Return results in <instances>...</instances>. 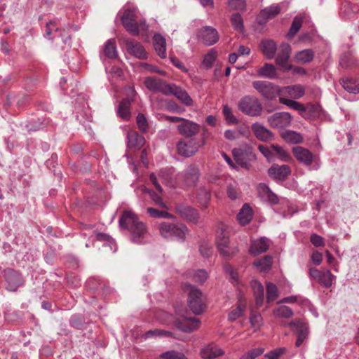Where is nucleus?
Listing matches in <instances>:
<instances>
[{
  "label": "nucleus",
  "instance_id": "obj_1",
  "mask_svg": "<svg viewBox=\"0 0 359 359\" xmlns=\"http://www.w3.org/2000/svg\"><path fill=\"white\" fill-rule=\"evenodd\" d=\"M119 224L122 228L130 231V239L133 243L142 244L150 236L146 224L132 211H124L119 219Z\"/></svg>",
  "mask_w": 359,
  "mask_h": 359
},
{
  "label": "nucleus",
  "instance_id": "obj_2",
  "mask_svg": "<svg viewBox=\"0 0 359 359\" xmlns=\"http://www.w3.org/2000/svg\"><path fill=\"white\" fill-rule=\"evenodd\" d=\"M183 290L187 293V303L190 310L195 315H200L205 310V298L202 292L195 286L185 284Z\"/></svg>",
  "mask_w": 359,
  "mask_h": 359
},
{
  "label": "nucleus",
  "instance_id": "obj_3",
  "mask_svg": "<svg viewBox=\"0 0 359 359\" xmlns=\"http://www.w3.org/2000/svg\"><path fill=\"white\" fill-rule=\"evenodd\" d=\"M215 241L220 255L226 259L232 257L238 252V248L236 246L230 245L229 235L223 224L218 226L216 231Z\"/></svg>",
  "mask_w": 359,
  "mask_h": 359
},
{
  "label": "nucleus",
  "instance_id": "obj_4",
  "mask_svg": "<svg viewBox=\"0 0 359 359\" xmlns=\"http://www.w3.org/2000/svg\"><path fill=\"white\" fill-rule=\"evenodd\" d=\"M160 234L165 238H176L184 241L188 233V228L182 223L162 222L159 224Z\"/></svg>",
  "mask_w": 359,
  "mask_h": 359
},
{
  "label": "nucleus",
  "instance_id": "obj_5",
  "mask_svg": "<svg viewBox=\"0 0 359 359\" xmlns=\"http://www.w3.org/2000/svg\"><path fill=\"white\" fill-rule=\"evenodd\" d=\"M238 109L244 114L250 116L261 115L263 107L259 100L255 96L245 95L238 103Z\"/></svg>",
  "mask_w": 359,
  "mask_h": 359
},
{
  "label": "nucleus",
  "instance_id": "obj_6",
  "mask_svg": "<svg viewBox=\"0 0 359 359\" xmlns=\"http://www.w3.org/2000/svg\"><path fill=\"white\" fill-rule=\"evenodd\" d=\"M45 37L48 40L53 41L56 36L61 39L62 44V48H65V46H70L72 43V39L70 34L65 29H60L57 27V24L55 20H50L46 22Z\"/></svg>",
  "mask_w": 359,
  "mask_h": 359
},
{
  "label": "nucleus",
  "instance_id": "obj_7",
  "mask_svg": "<svg viewBox=\"0 0 359 359\" xmlns=\"http://www.w3.org/2000/svg\"><path fill=\"white\" fill-rule=\"evenodd\" d=\"M292 152L296 159L304 165L311 166L314 163L313 166L314 170L320 168V161L309 149L297 146L293 148Z\"/></svg>",
  "mask_w": 359,
  "mask_h": 359
},
{
  "label": "nucleus",
  "instance_id": "obj_8",
  "mask_svg": "<svg viewBox=\"0 0 359 359\" xmlns=\"http://www.w3.org/2000/svg\"><path fill=\"white\" fill-rule=\"evenodd\" d=\"M121 20L127 32L134 36H137L139 34L136 8L126 9Z\"/></svg>",
  "mask_w": 359,
  "mask_h": 359
},
{
  "label": "nucleus",
  "instance_id": "obj_9",
  "mask_svg": "<svg viewBox=\"0 0 359 359\" xmlns=\"http://www.w3.org/2000/svg\"><path fill=\"white\" fill-rule=\"evenodd\" d=\"M252 86L267 100L276 98L279 93L278 87L269 81H255L252 82Z\"/></svg>",
  "mask_w": 359,
  "mask_h": 359
},
{
  "label": "nucleus",
  "instance_id": "obj_10",
  "mask_svg": "<svg viewBox=\"0 0 359 359\" xmlns=\"http://www.w3.org/2000/svg\"><path fill=\"white\" fill-rule=\"evenodd\" d=\"M233 154L236 163L246 170H249L252 163L256 161V155L250 149L247 150L233 149Z\"/></svg>",
  "mask_w": 359,
  "mask_h": 359
},
{
  "label": "nucleus",
  "instance_id": "obj_11",
  "mask_svg": "<svg viewBox=\"0 0 359 359\" xmlns=\"http://www.w3.org/2000/svg\"><path fill=\"white\" fill-rule=\"evenodd\" d=\"M199 148V144L196 139L180 140L177 144L178 154L184 157H190L195 154Z\"/></svg>",
  "mask_w": 359,
  "mask_h": 359
},
{
  "label": "nucleus",
  "instance_id": "obj_12",
  "mask_svg": "<svg viewBox=\"0 0 359 359\" xmlns=\"http://www.w3.org/2000/svg\"><path fill=\"white\" fill-rule=\"evenodd\" d=\"M197 39L206 46H212L219 40L217 31L210 26H205L200 29L196 34Z\"/></svg>",
  "mask_w": 359,
  "mask_h": 359
},
{
  "label": "nucleus",
  "instance_id": "obj_13",
  "mask_svg": "<svg viewBox=\"0 0 359 359\" xmlns=\"http://www.w3.org/2000/svg\"><path fill=\"white\" fill-rule=\"evenodd\" d=\"M309 276L317 280L320 285L326 288L332 286L335 276L332 274L330 270H318L316 269H309Z\"/></svg>",
  "mask_w": 359,
  "mask_h": 359
},
{
  "label": "nucleus",
  "instance_id": "obj_14",
  "mask_svg": "<svg viewBox=\"0 0 359 359\" xmlns=\"http://www.w3.org/2000/svg\"><path fill=\"white\" fill-rule=\"evenodd\" d=\"M176 212L180 217L189 222L197 224L200 219V215L196 209L184 203H180L176 205Z\"/></svg>",
  "mask_w": 359,
  "mask_h": 359
},
{
  "label": "nucleus",
  "instance_id": "obj_15",
  "mask_svg": "<svg viewBox=\"0 0 359 359\" xmlns=\"http://www.w3.org/2000/svg\"><path fill=\"white\" fill-rule=\"evenodd\" d=\"M297 335L295 343L296 346H300L309 334V328L307 325L301 319L296 318L288 324Z\"/></svg>",
  "mask_w": 359,
  "mask_h": 359
},
{
  "label": "nucleus",
  "instance_id": "obj_16",
  "mask_svg": "<svg viewBox=\"0 0 359 359\" xmlns=\"http://www.w3.org/2000/svg\"><path fill=\"white\" fill-rule=\"evenodd\" d=\"M291 53V47L287 43H284L280 45V50L276 58V62L278 65L281 70L287 72L292 69V65L287 64Z\"/></svg>",
  "mask_w": 359,
  "mask_h": 359
},
{
  "label": "nucleus",
  "instance_id": "obj_17",
  "mask_svg": "<svg viewBox=\"0 0 359 359\" xmlns=\"http://www.w3.org/2000/svg\"><path fill=\"white\" fill-rule=\"evenodd\" d=\"M269 125L275 128H283L291 124L292 116L287 112H277L267 118Z\"/></svg>",
  "mask_w": 359,
  "mask_h": 359
},
{
  "label": "nucleus",
  "instance_id": "obj_18",
  "mask_svg": "<svg viewBox=\"0 0 359 359\" xmlns=\"http://www.w3.org/2000/svg\"><path fill=\"white\" fill-rule=\"evenodd\" d=\"M268 174L276 181H283L291 174V168L287 165H280L274 163L268 170Z\"/></svg>",
  "mask_w": 359,
  "mask_h": 359
},
{
  "label": "nucleus",
  "instance_id": "obj_19",
  "mask_svg": "<svg viewBox=\"0 0 359 359\" xmlns=\"http://www.w3.org/2000/svg\"><path fill=\"white\" fill-rule=\"evenodd\" d=\"M175 326L184 332H191L197 330L201 325V322L196 318H187L182 316V320L174 321Z\"/></svg>",
  "mask_w": 359,
  "mask_h": 359
},
{
  "label": "nucleus",
  "instance_id": "obj_20",
  "mask_svg": "<svg viewBox=\"0 0 359 359\" xmlns=\"http://www.w3.org/2000/svg\"><path fill=\"white\" fill-rule=\"evenodd\" d=\"M145 86L153 92H161L165 95H168L170 84H167L161 79L155 77H148L144 81Z\"/></svg>",
  "mask_w": 359,
  "mask_h": 359
},
{
  "label": "nucleus",
  "instance_id": "obj_21",
  "mask_svg": "<svg viewBox=\"0 0 359 359\" xmlns=\"http://www.w3.org/2000/svg\"><path fill=\"white\" fill-rule=\"evenodd\" d=\"M182 122L177 126V130L180 135L191 137L198 133L200 126L198 123L186 118H184Z\"/></svg>",
  "mask_w": 359,
  "mask_h": 359
},
{
  "label": "nucleus",
  "instance_id": "obj_22",
  "mask_svg": "<svg viewBox=\"0 0 359 359\" xmlns=\"http://www.w3.org/2000/svg\"><path fill=\"white\" fill-rule=\"evenodd\" d=\"M124 42L127 51L130 55L139 59H146L147 57V53L140 43L130 39H126Z\"/></svg>",
  "mask_w": 359,
  "mask_h": 359
},
{
  "label": "nucleus",
  "instance_id": "obj_23",
  "mask_svg": "<svg viewBox=\"0 0 359 359\" xmlns=\"http://www.w3.org/2000/svg\"><path fill=\"white\" fill-rule=\"evenodd\" d=\"M6 280L7 283V290L15 292L18 287L23 285L24 280L20 273L13 269H9L6 272Z\"/></svg>",
  "mask_w": 359,
  "mask_h": 359
},
{
  "label": "nucleus",
  "instance_id": "obj_24",
  "mask_svg": "<svg viewBox=\"0 0 359 359\" xmlns=\"http://www.w3.org/2000/svg\"><path fill=\"white\" fill-rule=\"evenodd\" d=\"M172 95L186 106H192L193 100L189 95L182 88L172 84L168 90V95Z\"/></svg>",
  "mask_w": 359,
  "mask_h": 359
},
{
  "label": "nucleus",
  "instance_id": "obj_25",
  "mask_svg": "<svg viewBox=\"0 0 359 359\" xmlns=\"http://www.w3.org/2000/svg\"><path fill=\"white\" fill-rule=\"evenodd\" d=\"M100 59L104 62L105 58L110 60L116 59L118 57V51L116 41L114 39H110L105 43L102 51L100 54Z\"/></svg>",
  "mask_w": 359,
  "mask_h": 359
},
{
  "label": "nucleus",
  "instance_id": "obj_26",
  "mask_svg": "<svg viewBox=\"0 0 359 359\" xmlns=\"http://www.w3.org/2000/svg\"><path fill=\"white\" fill-rule=\"evenodd\" d=\"M257 192L262 200L266 202H269L271 204H277L279 201L277 195L272 192V191L266 184H259L257 186Z\"/></svg>",
  "mask_w": 359,
  "mask_h": 359
},
{
  "label": "nucleus",
  "instance_id": "obj_27",
  "mask_svg": "<svg viewBox=\"0 0 359 359\" xmlns=\"http://www.w3.org/2000/svg\"><path fill=\"white\" fill-rule=\"evenodd\" d=\"M200 175L198 168L195 165H190L184 170L183 178L188 186L195 185L198 182Z\"/></svg>",
  "mask_w": 359,
  "mask_h": 359
},
{
  "label": "nucleus",
  "instance_id": "obj_28",
  "mask_svg": "<svg viewBox=\"0 0 359 359\" xmlns=\"http://www.w3.org/2000/svg\"><path fill=\"white\" fill-rule=\"evenodd\" d=\"M269 247V240L265 237L254 240L250 248V252L258 255L267 251Z\"/></svg>",
  "mask_w": 359,
  "mask_h": 359
},
{
  "label": "nucleus",
  "instance_id": "obj_29",
  "mask_svg": "<svg viewBox=\"0 0 359 359\" xmlns=\"http://www.w3.org/2000/svg\"><path fill=\"white\" fill-rule=\"evenodd\" d=\"M252 130L256 137L261 141H268L273 138V133L259 123H253Z\"/></svg>",
  "mask_w": 359,
  "mask_h": 359
},
{
  "label": "nucleus",
  "instance_id": "obj_30",
  "mask_svg": "<svg viewBox=\"0 0 359 359\" xmlns=\"http://www.w3.org/2000/svg\"><path fill=\"white\" fill-rule=\"evenodd\" d=\"M158 179L161 182L167 186H174L175 169L173 168H166L159 170L158 173Z\"/></svg>",
  "mask_w": 359,
  "mask_h": 359
},
{
  "label": "nucleus",
  "instance_id": "obj_31",
  "mask_svg": "<svg viewBox=\"0 0 359 359\" xmlns=\"http://www.w3.org/2000/svg\"><path fill=\"white\" fill-rule=\"evenodd\" d=\"M153 43L158 55L161 58H165L166 57L165 39L160 34H156L153 38Z\"/></svg>",
  "mask_w": 359,
  "mask_h": 359
},
{
  "label": "nucleus",
  "instance_id": "obj_32",
  "mask_svg": "<svg viewBox=\"0 0 359 359\" xmlns=\"http://www.w3.org/2000/svg\"><path fill=\"white\" fill-rule=\"evenodd\" d=\"M127 140L128 147L140 149L145 142L144 137L135 131H129L127 133Z\"/></svg>",
  "mask_w": 359,
  "mask_h": 359
},
{
  "label": "nucleus",
  "instance_id": "obj_33",
  "mask_svg": "<svg viewBox=\"0 0 359 359\" xmlns=\"http://www.w3.org/2000/svg\"><path fill=\"white\" fill-rule=\"evenodd\" d=\"M254 295L255 297L256 305L260 306L262 305L264 298V289L263 285L257 280H252L250 283Z\"/></svg>",
  "mask_w": 359,
  "mask_h": 359
},
{
  "label": "nucleus",
  "instance_id": "obj_34",
  "mask_svg": "<svg viewBox=\"0 0 359 359\" xmlns=\"http://www.w3.org/2000/svg\"><path fill=\"white\" fill-rule=\"evenodd\" d=\"M223 354L224 351L214 344H211L205 346L201 351V355L203 358H212L222 355Z\"/></svg>",
  "mask_w": 359,
  "mask_h": 359
},
{
  "label": "nucleus",
  "instance_id": "obj_35",
  "mask_svg": "<svg viewBox=\"0 0 359 359\" xmlns=\"http://www.w3.org/2000/svg\"><path fill=\"white\" fill-rule=\"evenodd\" d=\"M252 218V212L250 206L245 203L243 205L237 215V219L240 224L245 225L248 224Z\"/></svg>",
  "mask_w": 359,
  "mask_h": 359
},
{
  "label": "nucleus",
  "instance_id": "obj_36",
  "mask_svg": "<svg viewBox=\"0 0 359 359\" xmlns=\"http://www.w3.org/2000/svg\"><path fill=\"white\" fill-rule=\"evenodd\" d=\"M130 102L128 100H122L117 108V114L124 121H128L131 117Z\"/></svg>",
  "mask_w": 359,
  "mask_h": 359
},
{
  "label": "nucleus",
  "instance_id": "obj_37",
  "mask_svg": "<svg viewBox=\"0 0 359 359\" xmlns=\"http://www.w3.org/2000/svg\"><path fill=\"white\" fill-rule=\"evenodd\" d=\"M314 57V52L312 49H304L296 53L294 60L301 64H307L311 62Z\"/></svg>",
  "mask_w": 359,
  "mask_h": 359
},
{
  "label": "nucleus",
  "instance_id": "obj_38",
  "mask_svg": "<svg viewBox=\"0 0 359 359\" xmlns=\"http://www.w3.org/2000/svg\"><path fill=\"white\" fill-rule=\"evenodd\" d=\"M261 48L268 59H272L275 56L277 46L273 40H266L262 42Z\"/></svg>",
  "mask_w": 359,
  "mask_h": 359
},
{
  "label": "nucleus",
  "instance_id": "obj_39",
  "mask_svg": "<svg viewBox=\"0 0 359 359\" xmlns=\"http://www.w3.org/2000/svg\"><path fill=\"white\" fill-rule=\"evenodd\" d=\"M280 12V8L278 5H272L269 7L262 9L259 15V18H263L265 21L272 19L278 15Z\"/></svg>",
  "mask_w": 359,
  "mask_h": 359
},
{
  "label": "nucleus",
  "instance_id": "obj_40",
  "mask_svg": "<svg viewBox=\"0 0 359 359\" xmlns=\"http://www.w3.org/2000/svg\"><path fill=\"white\" fill-rule=\"evenodd\" d=\"M257 73L262 77L271 79L277 78L276 69L275 67L271 64H265L263 67L258 69Z\"/></svg>",
  "mask_w": 359,
  "mask_h": 359
},
{
  "label": "nucleus",
  "instance_id": "obj_41",
  "mask_svg": "<svg viewBox=\"0 0 359 359\" xmlns=\"http://www.w3.org/2000/svg\"><path fill=\"white\" fill-rule=\"evenodd\" d=\"M282 137L288 143L299 144L303 141L301 134L293 131L286 130L282 133Z\"/></svg>",
  "mask_w": 359,
  "mask_h": 359
},
{
  "label": "nucleus",
  "instance_id": "obj_42",
  "mask_svg": "<svg viewBox=\"0 0 359 359\" xmlns=\"http://www.w3.org/2000/svg\"><path fill=\"white\" fill-rule=\"evenodd\" d=\"M196 198L201 205L207 207L210 201V193L208 189L201 187L197 190Z\"/></svg>",
  "mask_w": 359,
  "mask_h": 359
},
{
  "label": "nucleus",
  "instance_id": "obj_43",
  "mask_svg": "<svg viewBox=\"0 0 359 359\" xmlns=\"http://www.w3.org/2000/svg\"><path fill=\"white\" fill-rule=\"evenodd\" d=\"M253 264L260 271H268L272 265V257L269 255H266L263 258L254 262Z\"/></svg>",
  "mask_w": 359,
  "mask_h": 359
},
{
  "label": "nucleus",
  "instance_id": "obj_44",
  "mask_svg": "<svg viewBox=\"0 0 359 359\" xmlns=\"http://www.w3.org/2000/svg\"><path fill=\"white\" fill-rule=\"evenodd\" d=\"M271 149L273 151V154H276L281 161L287 163L292 160V157L290 154L282 147L277 144H272Z\"/></svg>",
  "mask_w": 359,
  "mask_h": 359
},
{
  "label": "nucleus",
  "instance_id": "obj_45",
  "mask_svg": "<svg viewBox=\"0 0 359 359\" xmlns=\"http://www.w3.org/2000/svg\"><path fill=\"white\" fill-rule=\"evenodd\" d=\"M279 102L280 103L285 104L291 109L298 111L300 114H302L306 111L305 107L299 102L290 99H286L284 97H280Z\"/></svg>",
  "mask_w": 359,
  "mask_h": 359
},
{
  "label": "nucleus",
  "instance_id": "obj_46",
  "mask_svg": "<svg viewBox=\"0 0 359 359\" xmlns=\"http://www.w3.org/2000/svg\"><path fill=\"white\" fill-rule=\"evenodd\" d=\"M287 94L294 99H299L304 96V88L301 85H293L285 88Z\"/></svg>",
  "mask_w": 359,
  "mask_h": 359
},
{
  "label": "nucleus",
  "instance_id": "obj_47",
  "mask_svg": "<svg viewBox=\"0 0 359 359\" xmlns=\"http://www.w3.org/2000/svg\"><path fill=\"white\" fill-rule=\"evenodd\" d=\"M266 301L271 302L275 301L279 296V292L277 286L271 282L266 283Z\"/></svg>",
  "mask_w": 359,
  "mask_h": 359
},
{
  "label": "nucleus",
  "instance_id": "obj_48",
  "mask_svg": "<svg viewBox=\"0 0 359 359\" xmlns=\"http://www.w3.org/2000/svg\"><path fill=\"white\" fill-rule=\"evenodd\" d=\"M273 314L276 318H290L293 316V311L287 306H280L273 311Z\"/></svg>",
  "mask_w": 359,
  "mask_h": 359
},
{
  "label": "nucleus",
  "instance_id": "obj_49",
  "mask_svg": "<svg viewBox=\"0 0 359 359\" xmlns=\"http://www.w3.org/2000/svg\"><path fill=\"white\" fill-rule=\"evenodd\" d=\"M341 84L346 91L353 94L359 93V86L355 81L350 79H343Z\"/></svg>",
  "mask_w": 359,
  "mask_h": 359
},
{
  "label": "nucleus",
  "instance_id": "obj_50",
  "mask_svg": "<svg viewBox=\"0 0 359 359\" xmlns=\"http://www.w3.org/2000/svg\"><path fill=\"white\" fill-rule=\"evenodd\" d=\"M224 119L227 124L233 125L238 123L237 118L233 114L231 109L228 105H224L222 109Z\"/></svg>",
  "mask_w": 359,
  "mask_h": 359
},
{
  "label": "nucleus",
  "instance_id": "obj_51",
  "mask_svg": "<svg viewBox=\"0 0 359 359\" xmlns=\"http://www.w3.org/2000/svg\"><path fill=\"white\" fill-rule=\"evenodd\" d=\"M231 22L235 30L243 32L244 29L243 20L239 13H233L231 15Z\"/></svg>",
  "mask_w": 359,
  "mask_h": 359
},
{
  "label": "nucleus",
  "instance_id": "obj_52",
  "mask_svg": "<svg viewBox=\"0 0 359 359\" xmlns=\"http://www.w3.org/2000/svg\"><path fill=\"white\" fill-rule=\"evenodd\" d=\"M144 192L149 194L151 200L155 203V205H156L162 208H164V209L168 208L166 203L163 201L161 196H160L158 194L155 193L153 191L149 190L147 189H144Z\"/></svg>",
  "mask_w": 359,
  "mask_h": 359
},
{
  "label": "nucleus",
  "instance_id": "obj_53",
  "mask_svg": "<svg viewBox=\"0 0 359 359\" xmlns=\"http://www.w3.org/2000/svg\"><path fill=\"white\" fill-rule=\"evenodd\" d=\"M147 213L154 218H173V215L166 211L158 210L154 208H148Z\"/></svg>",
  "mask_w": 359,
  "mask_h": 359
},
{
  "label": "nucleus",
  "instance_id": "obj_54",
  "mask_svg": "<svg viewBox=\"0 0 359 359\" xmlns=\"http://www.w3.org/2000/svg\"><path fill=\"white\" fill-rule=\"evenodd\" d=\"M217 57V51L215 49H211L209 52L204 56L203 60V65L206 68H210L212 67L215 60Z\"/></svg>",
  "mask_w": 359,
  "mask_h": 359
},
{
  "label": "nucleus",
  "instance_id": "obj_55",
  "mask_svg": "<svg viewBox=\"0 0 359 359\" xmlns=\"http://www.w3.org/2000/svg\"><path fill=\"white\" fill-rule=\"evenodd\" d=\"M245 309V306L241 303L233 310H232L228 316V320L230 321H235L243 314Z\"/></svg>",
  "mask_w": 359,
  "mask_h": 359
},
{
  "label": "nucleus",
  "instance_id": "obj_56",
  "mask_svg": "<svg viewBox=\"0 0 359 359\" xmlns=\"http://www.w3.org/2000/svg\"><path fill=\"white\" fill-rule=\"evenodd\" d=\"M228 6L231 10L243 11L246 8L245 0H228Z\"/></svg>",
  "mask_w": 359,
  "mask_h": 359
},
{
  "label": "nucleus",
  "instance_id": "obj_57",
  "mask_svg": "<svg viewBox=\"0 0 359 359\" xmlns=\"http://www.w3.org/2000/svg\"><path fill=\"white\" fill-rule=\"evenodd\" d=\"M302 19L299 17H295L287 34L289 38H292L297 33L302 27Z\"/></svg>",
  "mask_w": 359,
  "mask_h": 359
},
{
  "label": "nucleus",
  "instance_id": "obj_58",
  "mask_svg": "<svg viewBox=\"0 0 359 359\" xmlns=\"http://www.w3.org/2000/svg\"><path fill=\"white\" fill-rule=\"evenodd\" d=\"M123 93L126 96L125 98L123 100H128L129 102L133 103L135 95H136V91L135 90V88L133 86H128L124 88Z\"/></svg>",
  "mask_w": 359,
  "mask_h": 359
},
{
  "label": "nucleus",
  "instance_id": "obj_59",
  "mask_svg": "<svg viewBox=\"0 0 359 359\" xmlns=\"http://www.w3.org/2000/svg\"><path fill=\"white\" fill-rule=\"evenodd\" d=\"M161 357L165 359H187L184 353L175 351L163 353Z\"/></svg>",
  "mask_w": 359,
  "mask_h": 359
},
{
  "label": "nucleus",
  "instance_id": "obj_60",
  "mask_svg": "<svg viewBox=\"0 0 359 359\" xmlns=\"http://www.w3.org/2000/svg\"><path fill=\"white\" fill-rule=\"evenodd\" d=\"M136 121L139 129L142 132H147L148 130V123L146 117L143 114H138Z\"/></svg>",
  "mask_w": 359,
  "mask_h": 359
},
{
  "label": "nucleus",
  "instance_id": "obj_61",
  "mask_svg": "<svg viewBox=\"0 0 359 359\" xmlns=\"http://www.w3.org/2000/svg\"><path fill=\"white\" fill-rule=\"evenodd\" d=\"M264 353L262 348H256L243 354L240 359H255Z\"/></svg>",
  "mask_w": 359,
  "mask_h": 359
},
{
  "label": "nucleus",
  "instance_id": "obj_62",
  "mask_svg": "<svg viewBox=\"0 0 359 359\" xmlns=\"http://www.w3.org/2000/svg\"><path fill=\"white\" fill-rule=\"evenodd\" d=\"M156 336H165V337H171L172 336V333L168 331H165L163 330L156 329L153 330H149L146 332L145 337L149 338L151 337Z\"/></svg>",
  "mask_w": 359,
  "mask_h": 359
},
{
  "label": "nucleus",
  "instance_id": "obj_63",
  "mask_svg": "<svg viewBox=\"0 0 359 359\" xmlns=\"http://www.w3.org/2000/svg\"><path fill=\"white\" fill-rule=\"evenodd\" d=\"M208 278V273L205 270H198L193 273V280L198 283H204Z\"/></svg>",
  "mask_w": 359,
  "mask_h": 359
},
{
  "label": "nucleus",
  "instance_id": "obj_64",
  "mask_svg": "<svg viewBox=\"0 0 359 359\" xmlns=\"http://www.w3.org/2000/svg\"><path fill=\"white\" fill-rule=\"evenodd\" d=\"M158 320L163 324H170L173 321L172 316L167 312L161 311L157 314Z\"/></svg>",
  "mask_w": 359,
  "mask_h": 359
}]
</instances>
